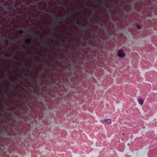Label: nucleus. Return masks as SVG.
<instances>
[{"label": "nucleus", "instance_id": "6", "mask_svg": "<svg viewBox=\"0 0 157 157\" xmlns=\"http://www.w3.org/2000/svg\"><path fill=\"white\" fill-rule=\"evenodd\" d=\"M22 31H21V33H22Z\"/></svg>", "mask_w": 157, "mask_h": 157}, {"label": "nucleus", "instance_id": "4", "mask_svg": "<svg viewBox=\"0 0 157 157\" xmlns=\"http://www.w3.org/2000/svg\"><path fill=\"white\" fill-rule=\"evenodd\" d=\"M136 27H137V28L138 29H140V25H136Z\"/></svg>", "mask_w": 157, "mask_h": 157}, {"label": "nucleus", "instance_id": "2", "mask_svg": "<svg viewBox=\"0 0 157 157\" xmlns=\"http://www.w3.org/2000/svg\"><path fill=\"white\" fill-rule=\"evenodd\" d=\"M101 123L103 124H108L109 123H111V120L110 119H104L103 120H101Z\"/></svg>", "mask_w": 157, "mask_h": 157}, {"label": "nucleus", "instance_id": "5", "mask_svg": "<svg viewBox=\"0 0 157 157\" xmlns=\"http://www.w3.org/2000/svg\"><path fill=\"white\" fill-rule=\"evenodd\" d=\"M129 143L128 144V145H129Z\"/></svg>", "mask_w": 157, "mask_h": 157}, {"label": "nucleus", "instance_id": "3", "mask_svg": "<svg viewBox=\"0 0 157 157\" xmlns=\"http://www.w3.org/2000/svg\"><path fill=\"white\" fill-rule=\"evenodd\" d=\"M137 101L139 103L140 105H142L143 104L144 102V101L142 99L140 98H138L137 99Z\"/></svg>", "mask_w": 157, "mask_h": 157}, {"label": "nucleus", "instance_id": "1", "mask_svg": "<svg viewBox=\"0 0 157 157\" xmlns=\"http://www.w3.org/2000/svg\"><path fill=\"white\" fill-rule=\"evenodd\" d=\"M125 54L124 52L122 50H119L117 52L118 56L120 57H124Z\"/></svg>", "mask_w": 157, "mask_h": 157}, {"label": "nucleus", "instance_id": "7", "mask_svg": "<svg viewBox=\"0 0 157 157\" xmlns=\"http://www.w3.org/2000/svg\"><path fill=\"white\" fill-rule=\"evenodd\" d=\"M122 135H124V133H123V134H122Z\"/></svg>", "mask_w": 157, "mask_h": 157}]
</instances>
